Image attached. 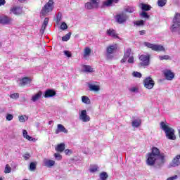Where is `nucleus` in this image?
<instances>
[{"mask_svg":"<svg viewBox=\"0 0 180 180\" xmlns=\"http://www.w3.org/2000/svg\"><path fill=\"white\" fill-rule=\"evenodd\" d=\"M146 158V164L150 167L154 164L161 166L165 162V155L161 153L160 149L156 147L152 148V153H148Z\"/></svg>","mask_w":180,"mask_h":180,"instance_id":"obj_1","label":"nucleus"},{"mask_svg":"<svg viewBox=\"0 0 180 180\" xmlns=\"http://www.w3.org/2000/svg\"><path fill=\"white\" fill-rule=\"evenodd\" d=\"M160 129L165 131L166 137L169 140H175L176 139L175 136V130L167 122H161Z\"/></svg>","mask_w":180,"mask_h":180,"instance_id":"obj_2","label":"nucleus"},{"mask_svg":"<svg viewBox=\"0 0 180 180\" xmlns=\"http://www.w3.org/2000/svg\"><path fill=\"white\" fill-rule=\"evenodd\" d=\"M171 30L172 33L180 34V13H176L173 18V25H172Z\"/></svg>","mask_w":180,"mask_h":180,"instance_id":"obj_3","label":"nucleus"},{"mask_svg":"<svg viewBox=\"0 0 180 180\" xmlns=\"http://www.w3.org/2000/svg\"><path fill=\"white\" fill-rule=\"evenodd\" d=\"M53 9H54V0H49V1L42 8L41 15H42V16H46L47 13L53 12Z\"/></svg>","mask_w":180,"mask_h":180,"instance_id":"obj_4","label":"nucleus"},{"mask_svg":"<svg viewBox=\"0 0 180 180\" xmlns=\"http://www.w3.org/2000/svg\"><path fill=\"white\" fill-rule=\"evenodd\" d=\"M79 120L84 123H86L91 121V117L88 115L86 110H82L79 113Z\"/></svg>","mask_w":180,"mask_h":180,"instance_id":"obj_5","label":"nucleus"},{"mask_svg":"<svg viewBox=\"0 0 180 180\" xmlns=\"http://www.w3.org/2000/svg\"><path fill=\"white\" fill-rule=\"evenodd\" d=\"M100 0H90V2L85 4V8L86 9H96L99 8Z\"/></svg>","mask_w":180,"mask_h":180,"instance_id":"obj_6","label":"nucleus"},{"mask_svg":"<svg viewBox=\"0 0 180 180\" xmlns=\"http://www.w3.org/2000/svg\"><path fill=\"white\" fill-rule=\"evenodd\" d=\"M143 85L146 89H153L154 85H155V82L153 80V78L148 77L144 79Z\"/></svg>","mask_w":180,"mask_h":180,"instance_id":"obj_7","label":"nucleus"},{"mask_svg":"<svg viewBox=\"0 0 180 180\" xmlns=\"http://www.w3.org/2000/svg\"><path fill=\"white\" fill-rule=\"evenodd\" d=\"M127 19H129V17L124 13H120L115 16V20L120 25L124 23Z\"/></svg>","mask_w":180,"mask_h":180,"instance_id":"obj_8","label":"nucleus"},{"mask_svg":"<svg viewBox=\"0 0 180 180\" xmlns=\"http://www.w3.org/2000/svg\"><path fill=\"white\" fill-rule=\"evenodd\" d=\"M117 50V45H110L108 47H107V57L108 58H113V52L116 51Z\"/></svg>","mask_w":180,"mask_h":180,"instance_id":"obj_9","label":"nucleus"},{"mask_svg":"<svg viewBox=\"0 0 180 180\" xmlns=\"http://www.w3.org/2000/svg\"><path fill=\"white\" fill-rule=\"evenodd\" d=\"M163 74L165 75V78H166L167 81H172V79L175 78V73L171 71V70H165L163 71Z\"/></svg>","mask_w":180,"mask_h":180,"instance_id":"obj_10","label":"nucleus"},{"mask_svg":"<svg viewBox=\"0 0 180 180\" xmlns=\"http://www.w3.org/2000/svg\"><path fill=\"white\" fill-rule=\"evenodd\" d=\"M139 60L141 61V65L146 66L150 64V56L141 55L139 56Z\"/></svg>","mask_w":180,"mask_h":180,"instance_id":"obj_11","label":"nucleus"},{"mask_svg":"<svg viewBox=\"0 0 180 180\" xmlns=\"http://www.w3.org/2000/svg\"><path fill=\"white\" fill-rule=\"evenodd\" d=\"M13 19L8 16L0 15V24L1 25H12Z\"/></svg>","mask_w":180,"mask_h":180,"instance_id":"obj_12","label":"nucleus"},{"mask_svg":"<svg viewBox=\"0 0 180 180\" xmlns=\"http://www.w3.org/2000/svg\"><path fill=\"white\" fill-rule=\"evenodd\" d=\"M56 134H59L60 133H68V130H67V129H65V127H64V125L61 124H58L57 125V129L55 131Z\"/></svg>","mask_w":180,"mask_h":180,"instance_id":"obj_13","label":"nucleus"},{"mask_svg":"<svg viewBox=\"0 0 180 180\" xmlns=\"http://www.w3.org/2000/svg\"><path fill=\"white\" fill-rule=\"evenodd\" d=\"M30 82H32V79L29 77H24L19 79L20 86H25L26 85H28V84H30Z\"/></svg>","mask_w":180,"mask_h":180,"instance_id":"obj_14","label":"nucleus"},{"mask_svg":"<svg viewBox=\"0 0 180 180\" xmlns=\"http://www.w3.org/2000/svg\"><path fill=\"white\" fill-rule=\"evenodd\" d=\"M10 13H13V15H22V8H20V6H13L10 9Z\"/></svg>","mask_w":180,"mask_h":180,"instance_id":"obj_15","label":"nucleus"},{"mask_svg":"<svg viewBox=\"0 0 180 180\" xmlns=\"http://www.w3.org/2000/svg\"><path fill=\"white\" fill-rule=\"evenodd\" d=\"M88 86L89 91H92L93 92H98V91H101V86L99 85L89 83Z\"/></svg>","mask_w":180,"mask_h":180,"instance_id":"obj_16","label":"nucleus"},{"mask_svg":"<svg viewBox=\"0 0 180 180\" xmlns=\"http://www.w3.org/2000/svg\"><path fill=\"white\" fill-rule=\"evenodd\" d=\"M119 2V0H105L103 2V8L112 6L113 4H117Z\"/></svg>","mask_w":180,"mask_h":180,"instance_id":"obj_17","label":"nucleus"},{"mask_svg":"<svg viewBox=\"0 0 180 180\" xmlns=\"http://www.w3.org/2000/svg\"><path fill=\"white\" fill-rule=\"evenodd\" d=\"M131 56V49H127L125 52L123 58L121 60V63H126L127 58Z\"/></svg>","mask_w":180,"mask_h":180,"instance_id":"obj_18","label":"nucleus"},{"mask_svg":"<svg viewBox=\"0 0 180 180\" xmlns=\"http://www.w3.org/2000/svg\"><path fill=\"white\" fill-rule=\"evenodd\" d=\"M44 164L45 167H48V168H51V167H54V165H56V161L49 159H44Z\"/></svg>","mask_w":180,"mask_h":180,"instance_id":"obj_19","label":"nucleus"},{"mask_svg":"<svg viewBox=\"0 0 180 180\" xmlns=\"http://www.w3.org/2000/svg\"><path fill=\"white\" fill-rule=\"evenodd\" d=\"M44 98H53L56 96V91L51 89H47L44 93Z\"/></svg>","mask_w":180,"mask_h":180,"instance_id":"obj_20","label":"nucleus"},{"mask_svg":"<svg viewBox=\"0 0 180 180\" xmlns=\"http://www.w3.org/2000/svg\"><path fill=\"white\" fill-rule=\"evenodd\" d=\"M43 95V92L41 91H38L37 94H34L32 96L31 101L33 102H37L40 98H41V96Z\"/></svg>","mask_w":180,"mask_h":180,"instance_id":"obj_21","label":"nucleus"},{"mask_svg":"<svg viewBox=\"0 0 180 180\" xmlns=\"http://www.w3.org/2000/svg\"><path fill=\"white\" fill-rule=\"evenodd\" d=\"M180 165V155H176L172 162V167H178Z\"/></svg>","mask_w":180,"mask_h":180,"instance_id":"obj_22","label":"nucleus"},{"mask_svg":"<svg viewBox=\"0 0 180 180\" xmlns=\"http://www.w3.org/2000/svg\"><path fill=\"white\" fill-rule=\"evenodd\" d=\"M47 25H49V18H45L42 26L40 30V33L43 34L44 31L46 30V27H47Z\"/></svg>","mask_w":180,"mask_h":180,"instance_id":"obj_23","label":"nucleus"},{"mask_svg":"<svg viewBox=\"0 0 180 180\" xmlns=\"http://www.w3.org/2000/svg\"><path fill=\"white\" fill-rule=\"evenodd\" d=\"M22 136L24 139H26V140H29V141H36V139H33L27 134V131H26V129L22 130Z\"/></svg>","mask_w":180,"mask_h":180,"instance_id":"obj_24","label":"nucleus"},{"mask_svg":"<svg viewBox=\"0 0 180 180\" xmlns=\"http://www.w3.org/2000/svg\"><path fill=\"white\" fill-rule=\"evenodd\" d=\"M153 51H165V47L161 44H155V46L153 48Z\"/></svg>","mask_w":180,"mask_h":180,"instance_id":"obj_25","label":"nucleus"},{"mask_svg":"<svg viewBox=\"0 0 180 180\" xmlns=\"http://www.w3.org/2000/svg\"><path fill=\"white\" fill-rule=\"evenodd\" d=\"M107 34L110 36L111 37H114V39H117V34H116V31L113 29H110L107 30Z\"/></svg>","mask_w":180,"mask_h":180,"instance_id":"obj_26","label":"nucleus"},{"mask_svg":"<svg viewBox=\"0 0 180 180\" xmlns=\"http://www.w3.org/2000/svg\"><path fill=\"white\" fill-rule=\"evenodd\" d=\"M56 151L58 153H63L64 150H65V144L64 143H60L56 147Z\"/></svg>","mask_w":180,"mask_h":180,"instance_id":"obj_27","label":"nucleus"},{"mask_svg":"<svg viewBox=\"0 0 180 180\" xmlns=\"http://www.w3.org/2000/svg\"><path fill=\"white\" fill-rule=\"evenodd\" d=\"M139 8H141L142 11H150L151 6L141 3L139 4Z\"/></svg>","mask_w":180,"mask_h":180,"instance_id":"obj_28","label":"nucleus"},{"mask_svg":"<svg viewBox=\"0 0 180 180\" xmlns=\"http://www.w3.org/2000/svg\"><path fill=\"white\" fill-rule=\"evenodd\" d=\"M140 124H141V120L140 119L132 121V127H139Z\"/></svg>","mask_w":180,"mask_h":180,"instance_id":"obj_29","label":"nucleus"},{"mask_svg":"<svg viewBox=\"0 0 180 180\" xmlns=\"http://www.w3.org/2000/svg\"><path fill=\"white\" fill-rule=\"evenodd\" d=\"M82 101L86 105H89L91 103V99H89V98H88L86 96H82Z\"/></svg>","mask_w":180,"mask_h":180,"instance_id":"obj_30","label":"nucleus"},{"mask_svg":"<svg viewBox=\"0 0 180 180\" xmlns=\"http://www.w3.org/2000/svg\"><path fill=\"white\" fill-rule=\"evenodd\" d=\"M83 70L84 72H94V69L89 65H84Z\"/></svg>","mask_w":180,"mask_h":180,"instance_id":"obj_31","label":"nucleus"},{"mask_svg":"<svg viewBox=\"0 0 180 180\" xmlns=\"http://www.w3.org/2000/svg\"><path fill=\"white\" fill-rule=\"evenodd\" d=\"M89 56H91V49L89 47H86L84 49V58H86V57H89Z\"/></svg>","mask_w":180,"mask_h":180,"instance_id":"obj_32","label":"nucleus"},{"mask_svg":"<svg viewBox=\"0 0 180 180\" xmlns=\"http://www.w3.org/2000/svg\"><path fill=\"white\" fill-rule=\"evenodd\" d=\"M98 169H99V167L96 165H91L90 168H89V171L92 174H94V172H96V171H98Z\"/></svg>","mask_w":180,"mask_h":180,"instance_id":"obj_33","label":"nucleus"},{"mask_svg":"<svg viewBox=\"0 0 180 180\" xmlns=\"http://www.w3.org/2000/svg\"><path fill=\"white\" fill-rule=\"evenodd\" d=\"M155 44H152L150 42H144L143 43V46H145V47H148V49H151V50L154 51V46H155Z\"/></svg>","mask_w":180,"mask_h":180,"instance_id":"obj_34","label":"nucleus"},{"mask_svg":"<svg viewBox=\"0 0 180 180\" xmlns=\"http://www.w3.org/2000/svg\"><path fill=\"white\" fill-rule=\"evenodd\" d=\"M19 119V122H20V123H25V122H26V120H27L29 119V117L26 115H20L18 117Z\"/></svg>","mask_w":180,"mask_h":180,"instance_id":"obj_35","label":"nucleus"},{"mask_svg":"<svg viewBox=\"0 0 180 180\" xmlns=\"http://www.w3.org/2000/svg\"><path fill=\"white\" fill-rule=\"evenodd\" d=\"M134 26H144V20H137L134 22Z\"/></svg>","mask_w":180,"mask_h":180,"instance_id":"obj_36","label":"nucleus"},{"mask_svg":"<svg viewBox=\"0 0 180 180\" xmlns=\"http://www.w3.org/2000/svg\"><path fill=\"white\" fill-rule=\"evenodd\" d=\"M71 37V32L68 33L66 35L62 37L63 41H68V39Z\"/></svg>","mask_w":180,"mask_h":180,"instance_id":"obj_37","label":"nucleus"},{"mask_svg":"<svg viewBox=\"0 0 180 180\" xmlns=\"http://www.w3.org/2000/svg\"><path fill=\"white\" fill-rule=\"evenodd\" d=\"M166 4H167V0H158V6H160V7L165 6Z\"/></svg>","mask_w":180,"mask_h":180,"instance_id":"obj_38","label":"nucleus"},{"mask_svg":"<svg viewBox=\"0 0 180 180\" xmlns=\"http://www.w3.org/2000/svg\"><path fill=\"white\" fill-rule=\"evenodd\" d=\"M108 174L106 172H103L100 174V179L101 180H106L108 179Z\"/></svg>","mask_w":180,"mask_h":180,"instance_id":"obj_39","label":"nucleus"},{"mask_svg":"<svg viewBox=\"0 0 180 180\" xmlns=\"http://www.w3.org/2000/svg\"><path fill=\"white\" fill-rule=\"evenodd\" d=\"M126 12H128L129 13H134V12H136V9L134 7H127L125 9Z\"/></svg>","mask_w":180,"mask_h":180,"instance_id":"obj_40","label":"nucleus"},{"mask_svg":"<svg viewBox=\"0 0 180 180\" xmlns=\"http://www.w3.org/2000/svg\"><path fill=\"white\" fill-rule=\"evenodd\" d=\"M158 58L159 60H160V61H162V60H169L170 57L168 55H164V56H159Z\"/></svg>","mask_w":180,"mask_h":180,"instance_id":"obj_41","label":"nucleus"},{"mask_svg":"<svg viewBox=\"0 0 180 180\" xmlns=\"http://www.w3.org/2000/svg\"><path fill=\"white\" fill-rule=\"evenodd\" d=\"M140 15L144 19H150V15L146 11H143Z\"/></svg>","mask_w":180,"mask_h":180,"instance_id":"obj_42","label":"nucleus"},{"mask_svg":"<svg viewBox=\"0 0 180 180\" xmlns=\"http://www.w3.org/2000/svg\"><path fill=\"white\" fill-rule=\"evenodd\" d=\"M132 77H135V78H141L142 75L139 72H134L132 73Z\"/></svg>","mask_w":180,"mask_h":180,"instance_id":"obj_43","label":"nucleus"},{"mask_svg":"<svg viewBox=\"0 0 180 180\" xmlns=\"http://www.w3.org/2000/svg\"><path fill=\"white\" fill-rule=\"evenodd\" d=\"M11 171H12V168L9 167V165H6L4 170L5 174H10Z\"/></svg>","mask_w":180,"mask_h":180,"instance_id":"obj_44","label":"nucleus"},{"mask_svg":"<svg viewBox=\"0 0 180 180\" xmlns=\"http://www.w3.org/2000/svg\"><path fill=\"white\" fill-rule=\"evenodd\" d=\"M36 169V163L31 162L30 165V171H34Z\"/></svg>","mask_w":180,"mask_h":180,"instance_id":"obj_45","label":"nucleus"},{"mask_svg":"<svg viewBox=\"0 0 180 180\" xmlns=\"http://www.w3.org/2000/svg\"><path fill=\"white\" fill-rule=\"evenodd\" d=\"M60 29L62 30H66V29H68V26L67 25V23L63 22L60 25Z\"/></svg>","mask_w":180,"mask_h":180,"instance_id":"obj_46","label":"nucleus"},{"mask_svg":"<svg viewBox=\"0 0 180 180\" xmlns=\"http://www.w3.org/2000/svg\"><path fill=\"white\" fill-rule=\"evenodd\" d=\"M10 98L11 99H18L19 98V94L18 93H14L10 95Z\"/></svg>","mask_w":180,"mask_h":180,"instance_id":"obj_47","label":"nucleus"},{"mask_svg":"<svg viewBox=\"0 0 180 180\" xmlns=\"http://www.w3.org/2000/svg\"><path fill=\"white\" fill-rule=\"evenodd\" d=\"M54 157H55L56 160H57L58 161H60V160H61V158H63V156H61V155L58 153H55Z\"/></svg>","mask_w":180,"mask_h":180,"instance_id":"obj_48","label":"nucleus"},{"mask_svg":"<svg viewBox=\"0 0 180 180\" xmlns=\"http://www.w3.org/2000/svg\"><path fill=\"white\" fill-rule=\"evenodd\" d=\"M127 61L129 64H134V57L133 56H129Z\"/></svg>","mask_w":180,"mask_h":180,"instance_id":"obj_49","label":"nucleus"},{"mask_svg":"<svg viewBox=\"0 0 180 180\" xmlns=\"http://www.w3.org/2000/svg\"><path fill=\"white\" fill-rule=\"evenodd\" d=\"M6 119L8 122H11V120H13V115L12 114H7Z\"/></svg>","mask_w":180,"mask_h":180,"instance_id":"obj_50","label":"nucleus"},{"mask_svg":"<svg viewBox=\"0 0 180 180\" xmlns=\"http://www.w3.org/2000/svg\"><path fill=\"white\" fill-rule=\"evenodd\" d=\"M63 53H64V54H65V56H66V57H72V54H71V53L70 52V51H63Z\"/></svg>","mask_w":180,"mask_h":180,"instance_id":"obj_51","label":"nucleus"},{"mask_svg":"<svg viewBox=\"0 0 180 180\" xmlns=\"http://www.w3.org/2000/svg\"><path fill=\"white\" fill-rule=\"evenodd\" d=\"M137 91H139V89H137V87H131L129 89V91L132 93L137 92Z\"/></svg>","mask_w":180,"mask_h":180,"instance_id":"obj_52","label":"nucleus"},{"mask_svg":"<svg viewBox=\"0 0 180 180\" xmlns=\"http://www.w3.org/2000/svg\"><path fill=\"white\" fill-rule=\"evenodd\" d=\"M23 158H25V160H29V158H30V154L25 153V154L23 155Z\"/></svg>","mask_w":180,"mask_h":180,"instance_id":"obj_53","label":"nucleus"},{"mask_svg":"<svg viewBox=\"0 0 180 180\" xmlns=\"http://www.w3.org/2000/svg\"><path fill=\"white\" fill-rule=\"evenodd\" d=\"M6 4V1L5 0H0V6H4Z\"/></svg>","mask_w":180,"mask_h":180,"instance_id":"obj_54","label":"nucleus"},{"mask_svg":"<svg viewBox=\"0 0 180 180\" xmlns=\"http://www.w3.org/2000/svg\"><path fill=\"white\" fill-rule=\"evenodd\" d=\"M65 154H66V155H68V154H71V150L70 149H66L65 150Z\"/></svg>","mask_w":180,"mask_h":180,"instance_id":"obj_55","label":"nucleus"},{"mask_svg":"<svg viewBox=\"0 0 180 180\" xmlns=\"http://www.w3.org/2000/svg\"><path fill=\"white\" fill-rule=\"evenodd\" d=\"M140 36H144L146 34V30L139 31Z\"/></svg>","mask_w":180,"mask_h":180,"instance_id":"obj_56","label":"nucleus"},{"mask_svg":"<svg viewBox=\"0 0 180 180\" xmlns=\"http://www.w3.org/2000/svg\"><path fill=\"white\" fill-rule=\"evenodd\" d=\"M60 20H61V16L58 15V16H57V21H58V22H60Z\"/></svg>","mask_w":180,"mask_h":180,"instance_id":"obj_57","label":"nucleus"},{"mask_svg":"<svg viewBox=\"0 0 180 180\" xmlns=\"http://www.w3.org/2000/svg\"><path fill=\"white\" fill-rule=\"evenodd\" d=\"M20 2H25L26 0H18Z\"/></svg>","mask_w":180,"mask_h":180,"instance_id":"obj_58","label":"nucleus"},{"mask_svg":"<svg viewBox=\"0 0 180 180\" xmlns=\"http://www.w3.org/2000/svg\"><path fill=\"white\" fill-rule=\"evenodd\" d=\"M53 123V121H49V124H51Z\"/></svg>","mask_w":180,"mask_h":180,"instance_id":"obj_59","label":"nucleus"},{"mask_svg":"<svg viewBox=\"0 0 180 180\" xmlns=\"http://www.w3.org/2000/svg\"><path fill=\"white\" fill-rule=\"evenodd\" d=\"M0 180H2V177H0Z\"/></svg>","mask_w":180,"mask_h":180,"instance_id":"obj_60","label":"nucleus"},{"mask_svg":"<svg viewBox=\"0 0 180 180\" xmlns=\"http://www.w3.org/2000/svg\"><path fill=\"white\" fill-rule=\"evenodd\" d=\"M1 46H2V45H1V43H0V47H1Z\"/></svg>","mask_w":180,"mask_h":180,"instance_id":"obj_61","label":"nucleus"}]
</instances>
